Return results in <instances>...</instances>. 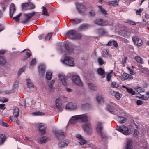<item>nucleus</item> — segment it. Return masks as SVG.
I'll return each instance as SVG.
<instances>
[{"label":"nucleus","mask_w":149,"mask_h":149,"mask_svg":"<svg viewBox=\"0 0 149 149\" xmlns=\"http://www.w3.org/2000/svg\"><path fill=\"white\" fill-rule=\"evenodd\" d=\"M125 22L130 24L133 25H135L136 24V23L132 20H127Z\"/></svg>","instance_id":"obj_51"},{"label":"nucleus","mask_w":149,"mask_h":149,"mask_svg":"<svg viewBox=\"0 0 149 149\" xmlns=\"http://www.w3.org/2000/svg\"><path fill=\"white\" fill-rule=\"evenodd\" d=\"M77 107V103L74 102H70L67 104L65 107L66 109L72 110L76 109Z\"/></svg>","instance_id":"obj_10"},{"label":"nucleus","mask_w":149,"mask_h":149,"mask_svg":"<svg viewBox=\"0 0 149 149\" xmlns=\"http://www.w3.org/2000/svg\"><path fill=\"white\" fill-rule=\"evenodd\" d=\"M111 85L113 88H117L119 86V84L115 81L112 82Z\"/></svg>","instance_id":"obj_40"},{"label":"nucleus","mask_w":149,"mask_h":149,"mask_svg":"<svg viewBox=\"0 0 149 149\" xmlns=\"http://www.w3.org/2000/svg\"><path fill=\"white\" fill-rule=\"evenodd\" d=\"M97 72L98 74L102 75L104 73L105 71L102 68H99L97 70Z\"/></svg>","instance_id":"obj_33"},{"label":"nucleus","mask_w":149,"mask_h":149,"mask_svg":"<svg viewBox=\"0 0 149 149\" xmlns=\"http://www.w3.org/2000/svg\"><path fill=\"white\" fill-rule=\"evenodd\" d=\"M69 144L68 141L64 140L61 141L58 144V146L60 148H62L67 146Z\"/></svg>","instance_id":"obj_23"},{"label":"nucleus","mask_w":149,"mask_h":149,"mask_svg":"<svg viewBox=\"0 0 149 149\" xmlns=\"http://www.w3.org/2000/svg\"><path fill=\"white\" fill-rule=\"evenodd\" d=\"M112 71L108 73L106 76V79L107 81H111V74L112 73Z\"/></svg>","instance_id":"obj_44"},{"label":"nucleus","mask_w":149,"mask_h":149,"mask_svg":"<svg viewBox=\"0 0 149 149\" xmlns=\"http://www.w3.org/2000/svg\"><path fill=\"white\" fill-rule=\"evenodd\" d=\"M36 60L35 58L32 59L31 61L30 62V64L31 66H33L36 64Z\"/></svg>","instance_id":"obj_54"},{"label":"nucleus","mask_w":149,"mask_h":149,"mask_svg":"<svg viewBox=\"0 0 149 149\" xmlns=\"http://www.w3.org/2000/svg\"><path fill=\"white\" fill-rule=\"evenodd\" d=\"M132 40L135 44L138 46L141 47L142 45L143 42L142 40L137 36L133 37Z\"/></svg>","instance_id":"obj_11"},{"label":"nucleus","mask_w":149,"mask_h":149,"mask_svg":"<svg viewBox=\"0 0 149 149\" xmlns=\"http://www.w3.org/2000/svg\"><path fill=\"white\" fill-rule=\"evenodd\" d=\"M77 8L79 11L82 12L84 10L85 7L83 5L78 3L77 5Z\"/></svg>","instance_id":"obj_27"},{"label":"nucleus","mask_w":149,"mask_h":149,"mask_svg":"<svg viewBox=\"0 0 149 149\" xmlns=\"http://www.w3.org/2000/svg\"><path fill=\"white\" fill-rule=\"evenodd\" d=\"M110 93L111 95H114L115 97L118 100H120L122 97V95L117 92H115L111 90Z\"/></svg>","instance_id":"obj_21"},{"label":"nucleus","mask_w":149,"mask_h":149,"mask_svg":"<svg viewBox=\"0 0 149 149\" xmlns=\"http://www.w3.org/2000/svg\"><path fill=\"white\" fill-rule=\"evenodd\" d=\"M88 86L89 88L92 90H95L97 89V87L96 86L92 83H88Z\"/></svg>","instance_id":"obj_36"},{"label":"nucleus","mask_w":149,"mask_h":149,"mask_svg":"<svg viewBox=\"0 0 149 149\" xmlns=\"http://www.w3.org/2000/svg\"><path fill=\"white\" fill-rule=\"evenodd\" d=\"M66 50L68 52L72 53L73 52L74 49L73 47L70 45H67L65 46Z\"/></svg>","instance_id":"obj_26"},{"label":"nucleus","mask_w":149,"mask_h":149,"mask_svg":"<svg viewBox=\"0 0 149 149\" xmlns=\"http://www.w3.org/2000/svg\"><path fill=\"white\" fill-rule=\"evenodd\" d=\"M56 105L57 108L59 110H62L61 100L59 98L57 99L56 101Z\"/></svg>","instance_id":"obj_18"},{"label":"nucleus","mask_w":149,"mask_h":149,"mask_svg":"<svg viewBox=\"0 0 149 149\" xmlns=\"http://www.w3.org/2000/svg\"><path fill=\"white\" fill-rule=\"evenodd\" d=\"M136 91L138 93H141L144 92V89L140 87H137L135 88Z\"/></svg>","instance_id":"obj_49"},{"label":"nucleus","mask_w":149,"mask_h":149,"mask_svg":"<svg viewBox=\"0 0 149 149\" xmlns=\"http://www.w3.org/2000/svg\"><path fill=\"white\" fill-rule=\"evenodd\" d=\"M132 140L131 139L127 141L126 149H132Z\"/></svg>","instance_id":"obj_35"},{"label":"nucleus","mask_w":149,"mask_h":149,"mask_svg":"<svg viewBox=\"0 0 149 149\" xmlns=\"http://www.w3.org/2000/svg\"><path fill=\"white\" fill-rule=\"evenodd\" d=\"M35 14V12H33L31 13L25 14L24 15V19L23 20L22 22L24 23H27L29 20L30 19L34 16Z\"/></svg>","instance_id":"obj_7"},{"label":"nucleus","mask_w":149,"mask_h":149,"mask_svg":"<svg viewBox=\"0 0 149 149\" xmlns=\"http://www.w3.org/2000/svg\"><path fill=\"white\" fill-rule=\"evenodd\" d=\"M118 107L116 104L112 103L111 104H109L107 106V109L111 113L116 114L118 112Z\"/></svg>","instance_id":"obj_4"},{"label":"nucleus","mask_w":149,"mask_h":149,"mask_svg":"<svg viewBox=\"0 0 149 149\" xmlns=\"http://www.w3.org/2000/svg\"><path fill=\"white\" fill-rule=\"evenodd\" d=\"M127 59V57H125L123 58L122 61V63L123 64L124 66H125V64L126 63V61Z\"/></svg>","instance_id":"obj_50"},{"label":"nucleus","mask_w":149,"mask_h":149,"mask_svg":"<svg viewBox=\"0 0 149 149\" xmlns=\"http://www.w3.org/2000/svg\"><path fill=\"white\" fill-rule=\"evenodd\" d=\"M90 27L88 24H81L78 27V29L80 31H85L88 29Z\"/></svg>","instance_id":"obj_22"},{"label":"nucleus","mask_w":149,"mask_h":149,"mask_svg":"<svg viewBox=\"0 0 149 149\" xmlns=\"http://www.w3.org/2000/svg\"><path fill=\"white\" fill-rule=\"evenodd\" d=\"M19 86V82L17 81H15L14 84L13 86V90L10 91V93H12L15 92Z\"/></svg>","instance_id":"obj_24"},{"label":"nucleus","mask_w":149,"mask_h":149,"mask_svg":"<svg viewBox=\"0 0 149 149\" xmlns=\"http://www.w3.org/2000/svg\"><path fill=\"white\" fill-rule=\"evenodd\" d=\"M135 59L139 63L143 64V63L142 59L140 56H136L135 57Z\"/></svg>","instance_id":"obj_41"},{"label":"nucleus","mask_w":149,"mask_h":149,"mask_svg":"<svg viewBox=\"0 0 149 149\" xmlns=\"http://www.w3.org/2000/svg\"><path fill=\"white\" fill-rule=\"evenodd\" d=\"M13 116L17 118L18 117L19 114V109L17 107H15L13 108Z\"/></svg>","instance_id":"obj_16"},{"label":"nucleus","mask_w":149,"mask_h":149,"mask_svg":"<svg viewBox=\"0 0 149 149\" xmlns=\"http://www.w3.org/2000/svg\"><path fill=\"white\" fill-rule=\"evenodd\" d=\"M76 33L75 30L70 31L67 32L66 34V36L69 38L71 39H73Z\"/></svg>","instance_id":"obj_13"},{"label":"nucleus","mask_w":149,"mask_h":149,"mask_svg":"<svg viewBox=\"0 0 149 149\" xmlns=\"http://www.w3.org/2000/svg\"><path fill=\"white\" fill-rule=\"evenodd\" d=\"M95 24L99 25H106L107 22L106 20H104L102 19H97L95 21Z\"/></svg>","instance_id":"obj_15"},{"label":"nucleus","mask_w":149,"mask_h":149,"mask_svg":"<svg viewBox=\"0 0 149 149\" xmlns=\"http://www.w3.org/2000/svg\"><path fill=\"white\" fill-rule=\"evenodd\" d=\"M78 120L82 122H87L88 120V117L85 114L74 116L72 117L69 120V123L71 124H74Z\"/></svg>","instance_id":"obj_1"},{"label":"nucleus","mask_w":149,"mask_h":149,"mask_svg":"<svg viewBox=\"0 0 149 149\" xmlns=\"http://www.w3.org/2000/svg\"><path fill=\"white\" fill-rule=\"evenodd\" d=\"M127 68L128 70L130 71V74L132 75H133L134 74V73L133 70L131 69L129 67H128Z\"/></svg>","instance_id":"obj_64"},{"label":"nucleus","mask_w":149,"mask_h":149,"mask_svg":"<svg viewBox=\"0 0 149 149\" xmlns=\"http://www.w3.org/2000/svg\"><path fill=\"white\" fill-rule=\"evenodd\" d=\"M76 137L79 140H80L83 138V137L81 135L79 134H77L76 136Z\"/></svg>","instance_id":"obj_62"},{"label":"nucleus","mask_w":149,"mask_h":149,"mask_svg":"<svg viewBox=\"0 0 149 149\" xmlns=\"http://www.w3.org/2000/svg\"><path fill=\"white\" fill-rule=\"evenodd\" d=\"M49 90L52 92H54V89L52 87V85H49Z\"/></svg>","instance_id":"obj_63"},{"label":"nucleus","mask_w":149,"mask_h":149,"mask_svg":"<svg viewBox=\"0 0 149 149\" xmlns=\"http://www.w3.org/2000/svg\"><path fill=\"white\" fill-rule=\"evenodd\" d=\"M0 124L5 127H8V125L7 123L2 120H0Z\"/></svg>","instance_id":"obj_53"},{"label":"nucleus","mask_w":149,"mask_h":149,"mask_svg":"<svg viewBox=\"0 0 149 149\" xmlns=\"http://www.w3.org/2000/svg\"><path fill=\"white\" fill-rule=\"evenodd\" d=\"M25 70V68H22L20 69L18 72V75H20V74L23 72Z\"/></svg>","instance_id":"obj_61"},{"label":"nucleus","mask_w":149,"mask_h":149,"mask_svg":"<svg viewBox=\"0 0 149 149\" xmlns=\"http://www.w3.org/2000/svg\"><path fill=\"white\" fill-rule=\"evenodd\" d=\"M41 9L43 15L47 16H49V15L48 12V10L45 7L43 6L42 7Z\"/></svg>","instance_id":"obj_31"},{"label":"nucleus","mask_w":149,"mask_h":149,"mask_svg":"<svg viewBox=\"0 0 149 149\" xmlns=\"http://www.w3.org/2000/svg\"><path fill=\"white\" fill-rule=\"evenodd\" d=\"M62 63L65 65H68L70 66H74V60L70 57H66Z\"/></svg>","instance_id":"obj_6"},{"label":"nucleus","mask_w":149,"mask_h":149,"mask_svg":"<svg viewBox=\"0 0 149 149\" xmlns=\"http://www.w3.org/2000/svg\"><path fill=\"white\" fill-rule=\"evenodd\" d=\"M6 63V59L3 57L0 56V64L3 65Z\"/></svg>","instance_id":"obj_45"},{"label":"nucleus","mask_w":149,"mask_h":149,"mask_svg":"<svg viewBox=\"0 0 149 149\" xmlns=\"http://www.w3.org/2000/svg\"><path fill=\"white\" fill-rule=\"evenodd\" d=\"M129 76V74L125 73L120 76V78L122 81H124L128 79Z\"/></svg>","instance_id":"obj_34"},{"label":"nucleus","mask_w":149,"mask_h":149,"mask_svg":"<svg viewBox=\"0 0 149 149\" xmlns=\"http://www.w3.org/2000/svg\"><path fill=\"white\" fill-rule=\"evenodd\" d=\"M49 139L46 137L42 136L40 138L38 142L40 143H45L48 141Z\"/></svg>","instance_id":"obj_28"},{"label":"nucleus","mask_w":149,"mask_h":149,"mask_svg":"<svg viewBox=\"0 0 149 149\" xmlns=\"http://www.w3.org/2000/svg\"><path fill=\"white\" fill-rule=\"evenodd\" d=\"M86 141L83 139L80 140L79 142V143L80 145H84L85 144Z\"/></svg>","instance_id":"obj_58"},{"label":"nucleus","mask_w":149,"mask_h":149,"mask_svg":"<svg viewBox=\"0 0 149 149\" xmlns=\"http://www.w3.org/2000/svg\"><path fill=\"white\" fill-rule=\"evenodd\" d=\"M8 100L5 98L2 97L0 99V101L2 102H7Z\"/></svg>","instance_id":"obj_60"},{"label":"nucleus","mask_w":149,"mask_h":149,"mask_svg":"<svg viewBox=\"0 0 149 149\" xmlns=\"http://www.w3.org/2000/svg\"><path fill=\"white\" fill-rule=\"evenodd\" d=\"M83 130L86 132L89 133L91 132V127L90 124L88 122L83 124L82 125Z\"/></svg>","instance_id":"obj_8"},{"label":"nucleus","mask_w":149,"mask_h":149,"mask_svg":"<svg viewBox=\"0 0 149 149\" xmlns=\"http://www.w3.org/2000/svg\"><path fill=\"white\" fill-rule=\"evenodd\" d=\"M96 98L97 101L99 103H103L104 102V99L102 95H96Z\"/></svg>","instance_id":"obj_25"},{"label":"nucleus","mask_w":149,"mask_h":149,"mask_svg":"<svg viewBox=\"0 0 149 149\" xmlns=\"http://www.w3.org/2000/svg\"><path fill=\"white\" fill-rule=\"evenodd\" d=\"M55 133L56 136L57 137H60L61 136H63L65 135V133L61 132V130L56 131Z\"/></svg>","instance_id":"obj_38"},{"label":"nucleus","mask_w":149,"mask_h":149,"mask_svg":"<svg viewBox=\"0 0 149 149\" xmlns=\"http://www.w3.org/2000/svg\"><path fill=\"white\" fill-rule=\"evenodd\" d=\"M97 61H98L99 64L100 65H102L104 63L103 60L102 58H97Z\"/></svg>","instance_id":"obj_52"},{"label":"nucleus","mask_w":149,"mask_h":149,"mask_svg":"<svg viewBox=\"0 0 149 149\" xmlns=\"http://www.w3.org/2000/svg\"><path fill=\"white\" fill-rule=\"evenodd\" d=\"M22 8L26 9H31L35 8V5L33 3H24L22 4Z\"/></svg>","instance_id":"obj_9"},{"label":"nucleus","mask_w":149,"mask_h":149,"mask_svg":"<svg viewBox=\"0 0 149 149\" xmlns=\"http://www.w3.org/2000/svg\"><path fill=\"white\" fill-rule=\"evenodd\" d=\"M119 1V0H115L113 1L108 2L107 4L113 6H116L118 5Z\"/></svg>","instance_id":"obj_30"},{"label":"nucleus","mask_w":149,"mask_h":149,"mask_svg":"<svg viewBox=\"0 0 149 149\" xmlns=\"http://www.w3.org/2000/svg\"><path fill=\"white\" fill-rule=\"evenodd\" d=\"M21 15H22V14L21 13V14H20L17 16L16 17H12V18H13V19L15 20L16 21H18L19 20V17H20Z\"/></svg>","instance_id":"obj_55"},{"label":"nucleus","mask_w":149,"mask_h":149,"mask_svg":"<svg viewBox=\"0 0 149 149\" xmlns=\"http://www.w3.org/2000/svg\"><path fill=\"white\" fill-rule=\"evenodd\" d=\"M127 92L128 93L132 94V95L135 94V92L131 88H127Z\"/></svg>","instance_id":"obj_47"},{"label":"nucleus","mask_w":149,"mask_h":149,"mask_svg":"<svg viewBox=\"0 0 149 149\" xmlns=\"http://www.w3.org/2000/svg\"><path fill=\"white\" fill-rule=\"evenodd\" d=\"M122 36L126 38H129L130 36V33L127 31H125L122 34Z\"/></svg>","instance_id":"obj_46"},{"label":"nucleus","mask_w":149,"mask_h":149,"mask_svg":"<svg viewBox=\"0 0 149 149\" xmlns=\"http://www.w3.org/2000/svg\"><path fill=\"white\" fill-rule=\"evenodd\" d=\"M72 81L76 85L79 86H82L83 84L80 79L79 76L74 74L72 75Z\"/></svg>","instance_id":"obj_5"},{"label":"nucleus","mask_w":149,"mask_h":149,"mask_svg":"<svg viewBox=\"0 0 149 149\" xmlns=\"http://www.w3.org/2000/svg\"><path fill=\"white\" fill-rule=\"evenodd\" d=\"M26 85L28 88L33 87L34 86L31 80L29 79H26Z\"/></svg>","instance_id":"obj_32"},{"label":"nucleus","mask_w":149,"mask_h":149,"mask_svg":"<svg viewBox=\"0 0 149 149\" xmlns=\"http://www.w3.org/2000/svg\"><path fill=\"white\" fill-rule=\"evenodd\" d=\"M143 11V9L140 8L139 10H137L136 11V13L137 15H140V13Z\"/></svg>","instance_id":"obj_59"},{"label":"nucleus","mask_w":149,"mask_h":149,"mask_svg":"<svg viewBox=\"0 0 149 149\" xmlns=\"http://www.w3.org/2000/svg\"><path fill=\"white\" fill-rule=\"evenodd\" d=\"M99 8V12L103 15H105L107 14V13L105 10L101 6H98Z\"/></svg>","instance_id":"obj_39"},{"label":"nucleus","mask_w":149,"mask_h":149,"mask_svg":"<svg viewBox=\"0 0 149 149\" xmlns=\"http://www.w3.org/2000/svg\"><path fill=\"white\" fill-rule=\"evenodd\" d=\"M75 22L73 23V24H75V23H78L81 22V19L78 18H76L74 19Z\"/></svg>","instance_id":"obj_57"},{"label":"nucleus","mask_w":149,"mask_h":149,"mask_svg":"<svg viewBox=\"0 0 149 149\" xmlns=\"http://www.w3.org/2000/svg\"><path fill=\"white\" fill-rule=\"evenodd\" d=\"M39 132L42 134H43L46 132V127L42 123L39 124L37 126Z\"/></svg>","instance_id":"obj_12"},{"label":"nucleus","mask_w":149,"mask_h":149,"mask_svg":"<svg viewBox=\"0 0 149 149\" xmlns=\"http://www.w3.org/2000/svg\"><path fill=\"white\" fill-rule=\"evenodd\" d=\"M116 129L125 135H128L132 134L131 130L124 125L120 126H118L116 128Z\"/></svg>","instance_id":"obj_2"},{"label":"nucleus","mask_w":149,"mask_h":149,"mask_svg":"<svg viewBox=\"0 0 149 149\" xmlns=\"http://www.w3.org/2000/svg\"><path fill=\"white\" fill-rule=\"evenodd\" d=\"M96 32L99 35L104 34L106 33L104 29L102 28L97 29L96 30Z\"/></svg>","instance_id":"obj_29"},{"label":"nucleus","mask_w":149,"mask_h":149,"mask_svg":"<svg viewBox=\"0 0 149 149\" xmlns=\"http://www.w3.org/2000/svg\"><path fill=\"white\" fill-rule=\"evenodd\" d=\"M117 120L119 123L123 124L127 121V118L126 116H118Z\"/></svg>","instance_id":"obj_19"},{"label":"nucleus","mask_w":149,"mask_h":149,"mask_svg":"<svg viewBox=\"0 0 149 149\" xmlns=\"http://www.w3.org/2000/svg\"><path fill=\"white\" fill-rule=\"evenodd\" d=\"M52 33H49L46 35L45 36V40H49L51 38Z\"/></svg>","instance_id":"obj_48"},{"label":"nucleus","mask_w":149,"mask_h":149,"mask_svg":"<svg viewBox=\"0 0 149 149\" xmlns=\"http://www.w3.org/2000/svg\"><path fill=\"white\" fill-rule=\"evenodd\" d=\"M33 114L36 115H42L44 114V113L42 112L37 111L33 113Z\"/></svg>","instance_id":"obj_56"},{"label":"nucleus","mask_w":149,"mask_h":149,"mask_svg":"<svg viewBox=\"0 0 149 149\" xmlns=\"http://www.w3.org/2000/svg\"><path fill=\"white\" fill-rule=\"evenodd\" d=\"M45 71V67L43 64L40 65L38 68V72L39 74L42 75H43Z\"/></svg>","instance_id":"obj_17"},{"label":"nucleus","mask_w":149,"mask_h":149,"mask_svg":"<svg viewBox=\"0 0 149 149\" xmlns=\"http://www.w3.org/2000/svg\"><path fill=\"white\" fill-rule=\"evenodd\" d=\"M16 9L15 7V5L13 3H12L10 8V17L12 18L13 16V13L15 11Z\"/></svg>","instance_id":"obj_20"},{"label":"nucleus","mask_w":149,"mask_h":149,"mask_svg":"<svg viewBox=\"0 0 149 149\" xmlns=\"http://www.w3.org/2000/svg\"><path fill=\"white\" fill-rule=\"evenodd\" d=\"M59 78L62 82V84L64 86L67 84L65 76L62 73L58 74Z\"/></svg>","instance_id":"obj_14"},{"label":"nucleus","mask_w":149,"mask_h":149,"mask_svg":"<svg viewBox=\"0 0 149 149\" xmlns=\"http://www.w3.org/2000/svg\"><path fill=\"white\" fill-rule=\"evenodd\" d=\"M96 129L97 133L102 139H104L106 138V136L103 132V124L102 123L99 122L97 123Z\"/></svg>","instance_id":"obj_3"},{"label":"nucleus","mask_w":149,"mask_h":149,"mask_svg":"<svg viewBox=\"0 0 149 149\" xmlns=\"http://www.w3.org/2000/svg\"><path fill=\"white\" fill-rule=\"evenodd\" d=\"M82 35L80 33H76L75 35V36L74 38L73 39H80L82 38Z\"/></svg>","instance_id":"obj_37"},{"label":"nucleus","mask_w":149,"mask_h":149,"mask_svg":"<svg viewBox=\"0 0 149 149\" xmlns=\"http://www.w3.org/2000/svg\"><path fill=\"white\" fill-rule=\"evenodd\" d=\"M52 73L51 72H47L46 74V77L47 80H50L51 79Z\"/></svg>","instance_id":"obj_42"},{"label":"nucleus","mask_w":149,"mask_h":149,"mask_svg":"<svg viewBox=\"0 0 149 149\" xmlns=\"http://www.w3.org/2000/svg\"><path fill=\"white\" fill-rule=\"evenodd\" d=\"M6 139V137L3 135H1L0 136V145L3 143Z\"/></svg>","instance_id":"obj_43"}]
</instances>
